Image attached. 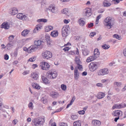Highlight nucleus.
<instances>
[{
    "mask_svg": "<svg viewBox=\"0 0 126 126\" xmlns=\"http://www.w3.org/2000/svg\"><path fill=\"white\" fill-rule=\"evenodd\" d=\"M45 121L44 119L42 117L35 118L32 120L34 123L35 126H41L43 125Z\"/></svg>",
    "mask_w": 126,
    "mask_h": 126,
    "instance_id": "1",
    "label": "nucleus"
},
{
    "mask_svg": "<svg viewBox=\"0 0 126 126\" xmlns=\"http://www.w3.org/2000/svg\"><path fill=\"white\" fill-rule=\"evenodd\" d=\"M105 22L104 24L106 26H108L109 29H110L112 26L113 23V21L111 17H107L104 19Z\"/></svg>",
    "mask_w": 126,
    "mask_h": 126,
    "instance_id": "2",
    "label": "nucleus"
},
{
    "mask_svg": "<svg viewBox=\"0 0 126 126\" xmlns=\"http://www.w3.org/2000/svg\"><path fill=\"white\" fill-rule=\"evenodd\" d=\"M70 28L69 25L64 26L62 29V35L63 37H66L69 33Z\"/></svg>",
    "mask_w": 126,
    "mask_h": 126,
    "instance_id": "3",
    "label": "nucleus"
},
{
    "mask_svg": "<svg viewBox=\"0 0 126 126\" xmlns=\"http://www.w3.org/2000/svg\"><path fill=\"white\" fill-rule=\"evenodd\" d=\"M42 56L44 59H48L52 57V55L50 51L47 50L42 53Z\"/></svg>",
    "mask_w": 126,
    "mask_h": 126,
    "instance_id": "4",
    "label": "nucleus"
},
{
    "mask_svg": "<svg viewBox=\"0 0 126 126\" xmlns=\"http://www.w3.org/2000/svg\"><path fill=\"white\" fill-rule=\"evenodd\" d=\"M89 67L90 70L93 72L97 69L98 66L96 63L92 62L89 64Z\"/></svg>",
    "mask_w": 126,
    "mask_h": 126,
    "instance_id": "5",
    "label": "nucleus"
},
{
    "mask_svg": "<svg viewBox=\"0 0 126 126\" xmlns=\"http://www.w3.org/2000/svg\"><path fill=\"white\" fill-rule=\"evenodd\" d=\"M38 47L35 45H32L27 49V52L29 53H31L36 50Z\"/></svg>",
    "mask_w": 126,
    "mask_h": 126,
    "instance_id": "6",
    "label": "nucleus"
},
{
    "mask_svg": "<svg viewBox=\"0 0 126 126\" xmlns=\"http://www.w3.org/2000/svg\"><path fill=\"white\" fill-rule=\"evenodd\" d=\"M41 66V68L43 70H48L49 68L50 65L46 62H43Z\"/></svg>",
    "mask_w": 126,
    "mask_h": 126,
    "instance_id": "7",
    "label": "nucleus"
},
{
    "mask_svg": "<svg viewBox=\"0 0 126 126\" xmlns=\"http://www.w3.org/2000/svg\"><path fill=\"white\" fill-rule=\"evenodd\" d=\"M109 73L107 68H104L99 70L98 72V75L99 76H102L108 74Z\"/></svg>",
    "mask_w": 126,
    "mask_h": 126,
    "instance_id": "8",
    "label": "nucleus"
},
{
    "mask_svg": "<svg viewBox=\"0 0 126 126\" xmlns=\"http://www.w3.org/2000/svg\"><path fill=\"white\" fill-rule=\"evenodd\" d=\"M16 17L19 19H22L23 20H29V18L28 17L25 15H23L22 13H18L16 16Z\"/></svg>",
    "mask_w": 126,
    "mask_h": 126,
    "instance_id": "9",
    "label": "nucleus"
},
{
    "mask_svg": "<svg viewBox=\"0 0 126 126\" xmlns=\"http://www.w3.org/2000/svg\"><path fill=\"white\" fill-rule=\"evenodd\" d=\"M47 75L51 79H53L55 78V73H54V71L52 72L50 71H48L47 73Z\"/></svg>",
    "mask_w": 126,
    "mask_h": 126,
    "instance_id": "10",
    "label": "nucleus"
},
{
    "mask_svg": "<svg viewBox=\"0 0 126 126\" xmlns=\"http://www.w3.org/2000/svg\"><path fill=\"white\" fill-rule=\"evenodd\" d=\"M112 115L115 116H121L122 115V112L119 110H116L113 111L112 113Z\"/></svg>",
    "mask_w": 126,
    "mask_h": 126,
    "instance_id": "11",
    "label": "nucleus"
},
{
    "mask_svg": "<svg viewBox=\"0 0 126 126\" xmlns=\"http://www.w3.org/2000/svg\"><path fill=\"white\" fill-rule=\"evenodd\" d=\"M10 27L9 24L7 22H4L0 25L1 28H3L6 30L8 29Z\"/></svg>",
    "mask_w": 126,
    "mask_h": 126,
    "instance_id": "12",
    "label": "nucleus"
},
{
    "mask_svg": "<svg viewBox=\"0 0 126 126\" xmlns=\"http://www.w3.org/2000/svg\"><path fill=\"white\" fill-rule=\"evenodd\" d=\"M55 4H53L50 5L48 8L47 9V10H48L52 13H54L55 12Z\"/></svg>",
    "mask_w": 126,
    "mask_h": 126,
    "instance_id": "13",
    "label": "nucleus"
},
{
    "mask_svg": "<svg viewBox=\"0 0 126 126\" xmlns=\"http://www.w3.org/2000/svg\"><path fill=\"white\" fill-rule=\"evenodd\" d=\"M93 125L95 126H99L101 124L100 121L97 120H93L92 121Z\"/></svg>",
    "mask_w": 126,
    "mask_h": 126,
    "instance_id": "14",
    "label": "nucleus"
},
{
    "mask_svg": "<svg viewBox=\"0 0 126 126\" xmlns=\"http://www.w3.org/2000/svg\"><path fill=\"white\" fill-rule=\"evenodd\" d=\"M14 45L13 42L11 41L9 42L6 45V48L9 50L13 47Z\"/></svg>",
    "mask_w": 126,
    "mask_h": 126,
    "instance_id": "15",
    "label": "nucleus"
},
{
    "mask_svg": "<svg viewBox=\"0 0 126 126\" xmlns=\"http://www.w3.org/2000/svg\"><path fill=\"white\" fill-rule=\"evenodd\" d=\"M124 106L121 104H115L113 105L112 108L113 109H120L121 108H124Z\"/></svg>",
    "mask_w": 126,
    "mask_h": 126,
    "instance_id": "16",
    "label": "nucleus"
},
{
    "mask_svg": "<svg viewBox=\"0 0 126 126\" xmlns=\"http://www.w3.org/2000/svg\"><path fill=\"white\" fill-rule=\"evenodd\" d=\"M97 57L94 55L88 57L87 60L86 61L87 62H89L95 59Z\"/></svg>",
    "mask_w": 126,
    "mask_h": 126,
    "instance_id": "17",
    "label": "nucleus"
},
{
    "mask_svg": "<svg viewBox=\"0 0 126 126\" xmlns=\"http://www.w3.org/2000/svg\"><path fill=\"white\" fill-rule=\"evenodd\" d=\"M42 26L41 25H37L36 26L35 28L33 30L34 33L38 32L40 30Z\"/></svg>",
    "mask_w": 126,
    "mask_h": 126,
    "instance_id": "18",
    "label": "nucleus"
},
{
    "mask_svg": "<svg viewBox=\"0 0 126 126\" xmlns=\"http://www.w3.org/2000/svg\"><path fill=\"white\" fill-rule=\"evenodd\" d=\"M85 16H87L88 17L91 15L92 14L91 13V10L90 9H85Z\"/></svg>",
    "mask_w": 126,
    "mask_h": 126,
    "instance_id": "19",
    "label": "nucleus"
},
{
    "mask_svg": "<svg viewBox=\"0 0 126 126\" xmlns=\"http://www.w3.org/2000/svg\"><path fill=\"white\" fill-rule=\"evenodd\" d=\"M74 76L75 79L77 80L78 79L79 75L77 68H75L74 71Z\"/></svg>",
    "mask_w": 126,
    "mask_h": 126,
    "instance_id": "20",
    "label": "nucleus"
},
{
    "mask_svg": "<svg viewBox=\"0 0 126 126\" xmlns=\"http://www.w3.org/2000/svg\"><path fill=\"white\" fill-rule=\"evenodd\" d=\"M31 75L32 78L35 80H37L38 77V74L35 73H32Z\"/></svg>",
    "mask_w": 126,
    "mask_h": 126,
    "instance_id": "21",
    "label": "nucleus"
},
{
    "mask_svg": "<svg viewBox=\"0 0 126 126\" xmlns=\"http://www.w3.org/2000/svg\"><path fill=\"white\" fill-rule=\"evenodd\" d=\"M11 12V15H14L18 13V10L16 8H14L12 9V11Z\"/></svg>",
    "mask_w": 126,
    "mask_h": 126,
    "instance_id": "22",
    "label": "nucleus"
},
{
    "mask_svg": "<svg viewBox=\"0 0 126 126\" xmlns=\"http://www.w3.org/2000/svg\"><path fill=\"white\" fill-rule=\"evenodd\" d=\"M45 29L46 32H48L52 30L53 29V27L51 26H48L45 27Z\"/></svg>",
    "mask_w": 126,
    "mask_h": 126,
    "instance_id": "23",
    "label": "nucleus"
},
{
    "mask_svg": "<svg viewBox=\"0 0 126 126\" xmlns=\"http://www.w3.org/2000/svg\"><path fill=\"white\" fill-rule=\"evenodd\" d=\"M105 94L103 93L100 92L98 93L97 96V98L100 99L103 98L105 96Z\"/></svg>",
    "mask_w": 126,
    "mask_h": 126,
    "instance_id": "24",
    "label": "nucleus"
},
{
    "mask_svg": "<svg viewBox=\"0 0 126 126\" xmlns=\"http://www.w3.org/2000/svg\"><path fill=\"white\" fill-rule=\"evenodd\" d=\"M32 86L34 88L36 89L39 90L40 88V86L38 84L35 83H32Z\"/></svg>",
    "mask_w": 126,
    "mask_h": 126,
    "instance_id": "25",
    "label": "nucleus"
},
{
    "mask_svg": "<svg viewBox=\"0 0 126 126\" xmlns=\"http://www.w3.org/2000/svg\"><path fill=\"white\" fill-rule=\"evenodd\" d=\"M100 54V52L98 51V49L96 48L94 50V55L96 56L97 57H99Z\"/></svg>",
    "mask_w": 126,
    "mask_h": 126,
    "instance_id": "26",
    "label": "nucleus"
},
{
    "mask_svg": "<svg viewBox=\"0 0 126 126\" xmlns=\"http://www.w3.org/2000/svg\"><path fill=\"white\" fill-rule=\"evenodd\" d=\"M30 32V30H24L21 33L22 35L24 36H25L26 35Z\"/></svg>",
    "mask_w": 126,
    "mask_h": 126,
    "instance_id": "27",
    "label": "nucleus"
},
{
    "mask_svg": "<svg viewBox=\"0 0 126 126\" xmlns=\"http://www.w3.org/2000/svg\"><path fill=\"white\" fill-rule=\"evenodd\" d=\"M42 79L44 83L45 84H48L49 83V82L48 80L46 77H44L42 76Z\"/></svg>",
    "mask_w": 126,
    "mask_h": 126,
    "instance_id": "28",
    "label": "nucleus"
},
{
    "mask_svg": "<svg viewBox=\"0 0 126 126\" xmlns=\"http://www.w3.org/2000/svg\"><path fill=\"white\" fill-rule=\"evenodd\" d=\"M74 126H81V121H78L75 122L73 123Z\"/></svg>",
    "mask_w": 126,
    "mask_h": 126,
    "instance_id": "29",
    "label": "nucleus"
},
{
    "mask_svg": "<svg viewBox=\"0 0 126 126\" xmlns=\"http://www.w3.org/2000/svg\"><path fill=\"white\" fill-rule=\"evenodd\" d=\"M111 3L110 2H105L104 1L103 2L102 5L104 7H108L111 5Z\"/></svg>",
    "mask_w": 126,
    "mask_h": 126,
    "instance_id": "30",
    "label": "nucleus"
},
{
    "mask_svg": "<svg viewBox=\"0 0 126 126\" xmlns=\"http://www.w3.org/2000/svg\"><path fill=\"white\" fill-rule=\"evenodd\" d=\"M49 122V124L51 126H55V122L54 118L51 119Z\"/></svg>",
    "mask_w": 126,
    "mask_h": 126,
    "instance_id": "31",
    "label": "nucleus"
},
{
    "mask_svg": "<svg viewBox=\"0 0 126 126\" xmlns=\"http://www.w3.org/2000/svg\"><path fill=\"white\" fill-rule=\"evenodd\" d=\"M34 45L37 46H40L42 43V41L41 40H38L37 41H34Z\"/></svg>",
    "mask_w": 126,
    "mask_h": 126,
    "instance_id": "32",
    "label": "nucleus"
},
{
    "mask_svg": "<svg viewBox=\"0 0 126 126\" xmlns=\"http://www.w3.org/2000/svg\"><path fill=\"white\" fill-rule=\"evenodd\" d=\"M62 13L63 14L67 15L68 13V9L67 8L63 9L61 11Z\"/></svg>",
    "mask_w": 126,
    "mask_h": 126,
    "instance_id": "33",
    "label": "nucleus"
},
{
    "mask_svg": "<svg viewBox=\"0 0 126 126\" xmlns=\"http://www.w3.org/2000/svg\"><path fill=\"white\" fill-rule=\"evenodd\" d=\"M79 24L80 26H83L85 24V22L82 19V18L80 19L79 20Z\"/></svg>",
    "mask_w": 126,
    "mask_h": 126,
    "instance_id": "34",
    "label": "nucleus"
},
{
    "mask_svg": "<svg viewBox=\"0 0 126 126\" xmlns=\"http://www.w3.org/2000/svg\"><path fill=\"white\" fill-rule=\"evenodd\" d=\"M75 61L77 64H80L81 63V61H80L79 57H76Z\"/></svg>",
    "mask_w": 126,
    "mask_h": 126,
    "instance_id": "35",
    "label": "nucleus"
},
{
    "mask_svg": "<svg viewBox=\"0 0 126 126\" xmlns=\"http://www.w3.org/2000/svg\"><path fill=\"white\" fill-rule=\"evenodd\" d=\"M82 51L83 54L84 56L87 55L89 53V52L87 49H85L84 50H83Z\"/></svg>",
    "mask_w": 126,
    "mask_h": 126,
    "instance_id": "36",
    "label": "nucleus"
},
{
    "mask_svg": "<svg viewBox=\"0 0 126 126\" xmlns=\"http://www.w3.org/2000/svg\"><path fill=\"white\" fill-rule=\"evenodd\" d=\"M113 36L114 38H115L119 40H120L122 39L121 36L117 34H114L113 35Z\"/></svg>",
    "mask_w": 126,
    "mask_h": 126,
    "instance_id": "37",
    "label": "nucleus"
},
{
    "mask_svg": "<svg viewBox=\"0 0 126 126\" xmlns=\"http://www.w3.org/2000/svg\"><path fill=\"white\" fill-rule=\"evenodd\" d=\"M102 47L105 49H107L110 47V46L109 45H107L106 44H105L102 46Z\"/></svg>",
    "mask_w": 126,
    "mask_h": 126,
    "instance_id": "38",
    "label": "nucleus"
},
{
    "mask_svg": "<svg viewBox=\"0 0 126 126\" xmlns=\"http://www.w3.org/2000/svg\"><path fill=\"white\" fill-rule=\"evenodd\" d=\"M28 106L30 110H32L33 109V106L32 102H30L29 103Z\"/></svg>",
    "mask_w": 126,
    "mask_h": 126,
    "instance_id": "39",
    "label": "nucleus"
},
{
    "mask_svg": "<svg viewBox=\"0 0 126 126\" xmlns=\"http://www.w3.org/2000/svg\"><path fill=\"white\" fill-rule=\"evenodd\" d=\"M121 84V83L119 82H114V85L118 87H120Z\"/></svg>",
    "mask_w": 126,
    "mask_h": 126,
    "instance_id": "40",
    "label": "nucleus"
},
{
    "mask_svg": "<svg viewBox=\"0 0 126 126\" xmlns=\"http://www.w3.org/2000/svg\"><path fill=\"white\" fill-rule=\"evenodd\" d=\"M47 21V20L46 19L42 18L39 19L37 20L38 22H46Z\"/></svg>",
    "mask_w": 126,
    "mask_h": 126,
    "instance_id": "41",
    "label": "nucleus"
},
{
    "mask_svg": "<svg viewBox=\"0 0 126 126\" xmlns=\"http://www.w3.org/2000/svg\"><path fill=\"white\" fill-rule=\"evenodd\" d=\"M35 57H32L31 58H30L28 60V61H30V62H33L36 59Z\"/></svg>",
    "mask_w": 126,
    "mask_h": 126,
    "instance_id": "42",
    "label": "nucleus"
},
{
    "mask_svg": "<svg viewBox=\"0 0 126 126\" xmlns=\"http://www.w3.org/2000/svg\"><path fill=\"white\" fill-rule=\"evenodd\" d=\"M61 88L63 90L65 91L66 90L67 87L66 85L62 84L61 86Z\"/></svg>",
    "mask_w": 126,
    "mask_h": 126,
    "instance_id": "43",
    "label": "nucleus"
},
{
    "mask_svg": "<svg viewBox=\"0 0 126 126\" xmlns=\"http://www.w3.org/2000/svg\"><path fill=\"white\" fill-rule=\"evenodd\" d=\"M101 17V15H99L97 17V18L96 21V24H97L99 20Z\"/></svg>",
    "mask_w": 126,
    "mask_h": 126,
    "instance_id": "44",
    "label": "nucleus"
},
{
    "mask_svg": "<svg viewBox=\"0 0 126 126\" xmlns=\"http://www.w3.org/2000/svg\"><path fill=\"white\" fill-rule=\"evenodd\" d=\"M42 41V42H46L47 41V38L46 37L44 36H42L41 38Z\"/></svg>",
    "mask_w": 126,
    "mask_h": 126,
    "instance_id": "45",
    "label": "nucleus"
},
{
    "mask_svg": "<svg viewBox=\"0 0 126 126\" xmlns=\"http://www.w3.org/2000/svg\"><path fill=\"white\" fill-rule=\"evenodd\" d=\"M59 126H68L67 124L64 123L60 122L59 123Z\"/></svg>",
    "mask_w": 126,
    "mask_h": 126,
    "instance_id": "46",
    "label": "nucleus"
},
{
    "mask_svg": "<svg viewBox=\"0 0 126 126\" xmlns=\"http://www.w3.org/2000/svg\"><path fill=\"white\" fill-rule=\"evenodd\" d=\"M71 117L73 120H74L78 118V116L76 115H71Z\"/></svg>",
    "mask_w": 126,
    "mask_h": 126,
    "instance_id": "47",
    "label": "nucleus"
},
{
    "mask_svg": "<svg viewBox=\"0 0 126 126\" xmlns=\"http://www.w3.org/2000/svg\"><path fill=\"white\" fill-rule=\"evenodd\" d=\"M80 64H77V65H78V68L79 70H81L82 69H83L82 66V65H81Z\"/></svg>",
    "mask_w": 126,
    "mask_h": 126,
    "instance_id": "48",
    "label": "nucleus"
},
{
    "mask_svg": "<svg viewBox=\"0 0 126 126\" xmlns=\"http://www.w3.org/2000/svg\"><path fill=\"white\" fill-rule=\"evenodd\" d=\"M47 40V45H50L51 43V41L49 40V37H48Z\"/></svg>",
    "mask_w": 126,
    "mask_h": 126,
    "instance_id": "49",
    "label": "nucleus"
},
{
    "mask_svg": "<svg viewBox=\"0 0 126 126\" xmlns=\"http://www.w3.org/2000/svg\"><path fill=\"white\" fill-rule=\"evenodd\" d=\"M51 36L55 37V31L54 30L51 32L50 34Z\"/></svg>",
    "mask_w": 126,
    "mask_h": 126,
    "instance_id": "50",
    "label": "nucleus"
},
{
    "mask_svg": "<svg viewBox=\"0 0 126 126\" xmlns=\"http://www.w3.org/2000/svg\"><path fill=\"white\" fill-rule=\"evenodd\" d=\"M96 34V33L95 32H92L90 33L89 35L92 38L94 37Z\"/></svg>",
    "mask_w": 126,
    "mask_h": 126,
    "instance_id": "51",
    "label": "nucleus"
},
{
    "mask_svg": "<svg viewBox=\"0 0 126 126\" xmlns=\"http://www.w3.org/2000/svg\"><path fill=\"white\" fill-rule=\"evenodd\" d=\"M14 37V36L13 35H11L9 37V41L10 42L11 41H12Z\"/></svg>",
    "mask_w": 126,
    "mask_h": 126,
    "instance_id": "52",
    "label": "nucleus"
},
{
    "mask_svg": "<svg viewBox=\"0 0 126 126\" xmlns=\"http://www.w3.org/2000/svg\"><path fill=\"white\" fill-rule=\"evenodd\" d=\"M76 98L75 97V96H74L72 97V99H71V101H70V103H71V104H72L73 102L75 100Z\"/></svg>",
    "mask_w": 126,
    "mask_h": 126,
    "instance_id": "53",
    "label": "nucleus"
},
{
    "mask_svg": "<svg viewBox=\"0 0 126 126\" xmlns=\"http://www.w3.org/2000/svg\"><path fill=\"white\" fill-rule=\"evenodd\" d=\"M85 113V111L83 110H79L78 111V113L80 114L83 115Z\"/></svg>",
    "mask_w": 126,
    "mask_h": 126,
    "instance_id": "54",
    "label": "nucleus"
},
{
    "mask_svg": "<svg viewBox=\"0 0 126 126\" xmlns=\"http://www.w3.org/2000/svg\"><path fill=\"white\" fill-rule=\"evenodd\" d=\"M69 54L68 55H73L75 53V52L74 51H70L68 52Z\"/></svg>",
    "mask_w": 126,
    "mask_h": 126,
    "instance_id": "55",
    "label": "nucleus"
},
{
    "mask_svg": "<svg viewBox=\"0 0 126 126\" xmlns=\"http://www.w3.org/2000/svg\"><path fill=\"white\" fill-rule=\"evenodd\" d=\"M55 92H52L50 93V96L54 98L55 97Z\"/></svg>",
    "mask_w": 126,
    "mask_h": 126,
    "instance_id": "56",
    "label": "nucleus"
},
{
    "mask_svg": "<svg viewBox=\"0 0 126 126\" xmlns=\"http://www.w3.org/2000/svg\"><path fill=\"white\" fill-rule=\"evenodd\" d=\"M88 27L90 28L92 27L94 25V24L93 23H90V24H88Z\"/></svg>",
    "mask_w": 126,
    "mask_h": 126,
    "instance_id": "57",
    "label": "nucleus"
},
{
    "mask_svg": "<svg viewBox=\"0 0 126 126\" xmlns=\"http://www.w3.org/2000/svg\"><path fill=\"white\" fill-rule=\"evenodd\" d=\"M96 86L98 87H103V84L101 83H98L96 84Z\"/></svg>",
    "mask_w": 126,
    "mask_h": 126,
    "instance_id": "58",
    "label": "nucleus"
},
{
    "mask_svg": "<svg viewBox=\"0 0 126 126\" xmlns=\"http://www.w3.org/2000/svg\"><path fill=\"white\" fill-rule=\"evenodd\" d=\"M63 109V107H62L60 108H59V109H57L56 110V112H60V111H61Z\"/></svg>",
    "mask_w": 126,
    "mask_h": 126,
    "instance_id": "59",
    "label": "nucleus"
},
{
    "mask_svg": "<svg viewBox=\"0 0 126 126\" xmlns=\"http://www.w3.org/2000/svg\"><path fill=\"white\" fill-rule=\"evenodd\" d=\"M69 49V48L68 47H66L63 48V49L64 51H68Z\"/></svg>",
    "mask_w": 126,
    "mask_h": 126,
    "instance_id": "60",
    "label": "nucleus"
},
{
    "mask_svg": "<svg viewBox=\"0 0 126 126\" xmlns=\"http://www.w3.org/2000/svg\"><path fill=\"white\" fill-rule=\"evenodd\" d=\"M18 53V51L16 49L14 53V55L15 57H16L17 56Z\"/></svg>",
    "mask_w": 126,
    "mask_h": 126,
    "instance_id": "61",
    "label": "nucleus"
},
{
    "mask_svg": "<svg viewBox=\"0 0 126 126\" xmlns=\"http://www.w3.org/2000/svg\"><path fill=\"white\" fill-rule=\"evenodd\" d=\"M17 122L18 121L17 120L15 119L12 122L15 125L17 123Z\"/></svg>",
    "mask_w": 126,
    "mask_h": 126,
    "instance_id": "62",
    "label": "nucleus"
},
{
    "mask_svg": "<svg viewBox=\"0 0 126 126\" xmlns=\"http://www.w3.org/2000/svg\"><path fill=\"white\" fill-rule=\"evenodd\" d=\"M9 56L7 55L6 54L4 55L5 59L7 60L9 59Z\"/></svg>",
    "mask_w": 126,
    "mask_h": 126,
    "instance_id": "63",
    "label": "nucleus"
},
{
    "mask_svg": "<svg viewBox=\"0 0 126 126\" xmlns=\"http://www.w3.org/2000/svg\"><path fill=\"white\" fill-rule=\"evenodd\" d=\"M123 54L124 56L126 57V48L124 49L123 50Z\"/></svg>",
    "mask_w": 126,
    "mask_h": 126,
    "instance_id": "64",
    "label": "nucleus"
}]
</instances>
